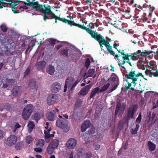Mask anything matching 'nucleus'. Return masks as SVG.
I'll use <instances>...</instances> for the list:
<instances>
[{
	"label": "nucleus",
	"instance_id": "nucleus-1",
	"mask_svg": "<svg viewBox=\"0 0 158 158\" xmlns=\"http://www.w3.org/2000/svg\"><path fill=\"white\" fill-rule=\"evenodd\" d=\"M31 6L33 10L42 13L44 19L45 21L48 19H55V23H57V20H58L65 23L67 24L71 27L74 26L80 28L82 25L79 23H76L74 21L72 20L73 18V16H71L70 15L67 16L68 18L69 17L70 20L64 18H60L59 16L58 17L56 16L55 14L52 11L50 6H46L45 5H43L40 4L37 1H33Z\"/></svg>",
	"mask_w": 158,
	"mask_h": 158
},
{
	"label": "nucleus",
	"instance_id": "nucleus-2",
	"mask_svg": "<svg viewBox=\"0 0 158 158\" xmlns=\"http://www.w3.org/2000/svg\"><path fill=\"white\" fill-rule=\"evenodd\" d=\"M81 29L85 30L92 37L97 41L99 44L101 51L102 50L103 45H104L106 48L108 52L110 55L113 56L115 59H117L118 61L120 60L118 57L120 56L119 54H115V52L112 50V47L110 45L109 42L106 40L104 37L95 31L92 30L89 28H88L85 26L83 24Z\"/></svg>",
	"mask_w": 158,
	"mask_h": 158
},
{
	"label": "nucleus",
	"instance_id": "nucleus-3",
	"mask_svg": "<svg viewBox=\"0 0 158 158\" xmlns=\"http://www.w3.org/2000/svg\"><path fill=\"white\" fill-rule=\"evenodd\" d=\"M143 77L142 73L139 72L136 73L135 70H131L129 72L128 74H126L125 75V81L127 83V85L126 84L125 85V87H122L121 88L122 91L127 92L129 89L131 90H135L134 88L136 85L138 77Z\"/></svg>",
	"mask_w": 158,
	"mask_h": 158
},
{
	"label": "nucleus",
	"instance_id": "nucleus-4",
	"mask_svg": "<svg viewBox=\"0 0 158 158\" xmlns=\"http://www.w3.org/2000/svg\"><path fill=\"white\" fill-rule=\"evenodd\" d=\"M75 78L73 77L70 76L68 77L66 79L65 83L64 85V92H66L67 91V87H71L70 90H73L75 87L80 82V80L79 79H77L75 82Z\"/></svg>",
	"mask_w": 158,
	"mask_h": 158
},
{
	"label": "nucleus",
	"instance_id": "nucleus-5",
	"mask_svg": "<svg viewBox=\"0 0 158 158\" xmlns=\"http://www.w3.org/2000/svg\"><path fill=\"white\" fill-rule=\"evenodd\" d=\"M3 39H1L0 40L2 44H4L7 49L4 51V53L6 55L8 56L10 54V51L8 49V47L9 48L14 47L15 46V44L12 41H11L9 39H7L6 36H3Z\"/></svg>",
	"mask_w": 158,
	"mask_h": 158
},
{
	"label": "nucleus",
	"instance_id": "nucleus-6",
	"mask_svg": "<svg viewBox=\"0 0 158 158\" xmlns=\"http://www.w3.org/2000/svg\"><path fill=\"white\" fill-rule=\"evenodd\" d=\"M34 110V107L31 104H28L24 107L22 112V117L25 120H27L30 117Z\"/></svg>",
	"mask_w": 158,
	"mask_h": 158
},
{
	"label": "nucleus",
	"instance_id": "nucleus-7",
	"mask_svg": "<svg viewBox=\"0 0 158 158\" xmlns=\"http://www.w3.org/2000/svg\"><path fill=\"white\" fill-rule=\"evenodd\" d=\"M56 126L63 130L65 132H68L69 130V127L67 123L66 120H57L56 123Z\"/></svg>",
	"mask_w": 158,
	"mask_h": 158
},
{
	"label": "nucleus",
	"instance_id": "nucleus-8",
	"mask_svg": "<svg viewBox=\"0 0 158 158\" xmlns=\"http://www.w3.org/2000/svg\"><path fill=\"white\" fill-rule=\"evenodd\" d=\"M17 141V137L14 135H11L6 139L5 143L7 146L11 147L14 145Z\"/></svg>",
	"mask_w": 158,
	"mask_h": 158
},
{
	"label": "nucleus",
	"instance_id": "nucleus-9",
	"mask_svg": "<svg viewBox=\"0 0 158 158\" xmlns=\"http://www.w3.org/2000/svg\"><path fill=\"white\" fill-rule=\"evenodd\" d=\"M137 106L136 105H134L129 107L127 110V119L133 118L135 113L137 111Z\"/></svg>",
	"mask_w": 158,
	"mask_h": 158
},
{
	"label": "nucleus",
	"instance_id": "nucleus-10",
	"mask_svg": "<svg viewBox=\"0 0 158 158\" xmlns=\"http://www.w3.org/2000/svg\"><path fill=\"white\" fill-rule=\"evenodd\" d=\"M22 87L19 86H15L12 89L11 93L15 97L20 96L22 93Z\"/></svg>",
	"mask_w": 158,
	"mask_h": 158
},
{
	"label": "nucleus",
	"instance_id": "nucleus-11",
	"mask_svg": "<svg viewBox=\"0 0 158 158\" xmlns=\"http://www.w3.org/2000/svg\"><path fill=\"white\" fill-rule=\"evenodd\" d=\"M58 99L57 95L55 94H50L48 96L47 102L48 105H51L54 104Z\"/></svg>",
	"mask_w": 158,
	"mask_h": 158
},
{
	"label": "nucleus",
	"instance_id": "nucleus-12",
	"mask_svg": "<svg viewBox=\"0 0 158 158\" xmlns=\"http://www.w3.org/2000/svg\"><path fill=\"white\" fill-rule=\"evenodd\" d=\"M154 47L153 46H152L151 47V50H144V52H143L142 54L143 55H145L146 56L149 57L150 58H152L153 56V54L152 53H153L154 56L156 54H157L158 53H157V52H155L153 50Z\"/></svg>",
	"mask_w": 158,
	"mask_h": 158
},
{
	"label": "nucleus",
	"instance_id": "nucleus-13",
	"mask_svg": "<svg viewBox=\"0 0 158 158\" xmlns=\"http://www.w3.org/2000/svg\"><path fill=\"white\" fill-rule=\"evenodd\" d=\"M77 143V140L73 138H70L67 141L66 145L69 149H73Z\"/></svg>",
	"mask_w": 158,
	"mask_h": 158
},
{
	"label": "nucleus",
	"instance_id": "nucleus-14",
	"mask_svg": "<svg viewBox=\"0 0 158 158\" xmlns=\"http://www.w3.org/2000/svg\"><path fill=\"white\" fill-rule=\"evenodd\" d=\"M61 88V85L58 82L54 83L52 85L51 91L52 92L56 93L58 92Z\"/></svg>",
	"mask_w": 158,
	"mask_h": 158
},
{
	"label": "nucleus",
	"instance_id": "nucleus-15",
	"mask_svg": "<svg viewBox=\"0 0 158 158\" xmlns=\"http://www.w3.org/2000/svg\"><path fill=\"white\" fill-rule=\"evenodd\" d=\"M56 116V112L55 110L48 112L47 114V118L50 121H53L55 120V117Z\"/></svg>",
	"mask_w": 158,
	"mask_h": 158
},
{
	"label": "nucleus",
	"instance_id": "nucleus-16",
	"mask_svg": "<svg viewBox=\"0 0 158 158\" xmlns=\"http://www.w3.org/2000/svg\"><path fill=\"white\" fill-rule=\"evenodd\" d=\"M36 84L35 80L34 79H31L29 81L28 87L30 89H35V91H36L37 89L36 88Z\"/></svg>",
	"mask_w": 158,
	"mask_h": 158
},
{
	"label": "nucleus",
	"instance_id": "nucleus-17",
	"mask_svg": "<svg viewBox=\"0 0 158 158\" xmlns=\"http://www.w3.org/2000/svg\"><path fill=\"white\" fill-rule=\"evenodd\" d=\"M91 87V85L89 84L82 88L80 91V94L83 96L86 95Z\"/></svg>",
	"mask_w": 158,
	"mask_h": 158
},
{
	"label": "nucleus",
	"instance_id": "nucleus-18",
	"mask_svg": "<svg viewBox=\"0 0 158 158\" xmlns=\"http://www.w3.org/2000/svg\"><path fill=\"white\" fill-rule=\"evenodd\" d=\"M90 125V122L89 121H85L81 126V131H85L87 128Z\"/></svg>",
	"mask_w": 158,
	"mask_h": 158
},
{
	"label": "nucleus",
	"instance_id": "nucleus-19",
	"mask_svg": "<svg viewBox=\"0 0 158 158\" xmlns=\"http://www.w3.org/2000/svg\"><path fill=\"white\" fill-rule=\"evenodd\" d=\"M135 16H134V17L136 19L138 18V20H140V18L144 13L143 12V11L137 9H136L135 10Z\"/></svg>",
	"mask_w": 158,
	"mask_h": 158
},
{
	"label": "nucleus",
	"instance_id": "nucleus-20",
	"mask_svg": "<svg viewBox=\"0 0 158 158\" xmlns=\"http://www.w3.org/2000/svg\"><path fill=\"white\" fill-rule=\"evenodd\" d=\"M110 81L112 83L116 82L115 83H119L118 76L115 73H113L110 77Z\"/></svg>",
	"mask_w": 158,
	"mask_h": 158
},
{
	"label": "nucleus",
	"instance_id": "nucleus-21",
	"mask_svg": "<svg viewBox=\"0 0 158 158\" xmlns=\"http://www.w3.org/2000/svg\"><path fill=\"white\" fill-rule=\"evenodd\" d=\"M24 144L23 141L17 142L15 145L16 150H21L24 148Z\"/></svg>",
	"mask_w": 158,
	"mask_h": 158
},
{
	"label": "nucleus",
	"instance_id": "nucleus-22",
	"mask_svg": "<svg viewBox=\"0 0 158 158\" xmlns=\"http://www.w3.org/2000/svg\"><path fill=\"white\" fill-rule=\"evenodd\" d=\"M100 92V89L98 87H97L94 88L91 92L90 98H93L96 94H98Z\"/></svg>",
	"mask_w": 158,
	"mask_h": 158
},
{
	"label": "nucleus",
	"instance_id": "nucleus-23",
	"mask_svg": "<svg viewBox=\"0 0 158 158\" xmlns=\"http://www.w3.org/2000/svg\"><path fill=\"white\" fill-rule=\"evenodd\" d=\"M148 147L149 150L151 151H154L156 149V145L151 141L148 142Z\"/></svg>",
	"mask_w": 158,
	"mask_h": 158
},
{
	"label": "nucleus",
	"instance_id": "nucleus-24",
	"mask_svg": "<svg viewBox=\"0 0 158 158\" xmlns=\"http://www.w3.org/2000/svg\"><path fill=\"white\" fill-rule=\"evenodd\" d=\"M144 52V50L143 52H141L140 50H138L136 52H135L133 53V55L134 56V59H136L138 58L139 56L140 55L142 56H145V55H143L142 53Z\"/></svg>",
	"mask_w": 158,
	"mask_h": 158
},
{
	"label": "nucleus",
	"instance_id": "nucleus-25",
	"mask_svg": "<svg viewBox=\"0 0 158 158\" xmlns=\"http://www.w3.org/2000/svg\"><path fill=\"white\" fill-rule=\"evenodd\" d=\"M46 64V62L44 61L38 62L37 63V67L38 69H44Z\"/></svg>",
	"mask_w": 158,
	"mask_h": 158
},
{
	"label": "nucleus",
	"instance_id": "nucleus-26",
	"mask_svg": "<svg viewBox=\"0 0 158 158\" xmlns=\"http://www.w3.org/2000/svg\"><path fill=\"white\" fill-rule=\"evenodd\" d=\"M46 71L50 74L53 75L55 71L54 67L52 65L50 64L47 68Z\"/></svg>",
	"mask_w": 158,
	"mask_h": 158
},
{
	"label": "nucleus",
	"instance_id": "nucleus-27",
	"mask_svg": "<svg viewBox=\"0 0 158 158\" xmlns=\"http://www.w3.org/2000/svg\"><path fill=\"white\" fill-rule=\"evenodd\" d=\"M85 154V150L84 148H79L77 150V155L79 157L83 156Z\"/></svg>",
	"mask_w": 158,
	"mask_h": 158
},
{
	"label": "nucleus",
	"instance_id": "nucleus-28",
	"mask_svg": "<svg viewBox=\"0 0 158 158\" xmlns=\"http://www.w3.org/2000/svg\"><path fill=\"white\" fill-rule=\"evenodd\" d=\"M42 116L43 115L41 114L40 112L38 111L36 112L34 114V119L36 122H38V121L40 120Z\"/></svg>",
	"mask_w": 158,
	"mask_h": 158
},
{
	"label": "nucleus",
	"instance_id": "nucleus-29",
	"mask_svg": "<svg viewBox=\"0 0 158 158\" xmlns=\"http://www.w3.org/2000/svg\"><path fill=\"white\" fill-rule=\"evenodd\" d=\"M44 133L45 134V138L46 141L47 143H48L49 142V139L51 137H54V134H49V133H48L45 130L44 131Z\"/></svg>",
	"mask_w": 158,
	"mask_h": 158
},
{
	"label": "nucleus",
	"instance_id": "nucleus-30",
	"mask_svg": "<svg viewBox=\"0 0 158 158\" xmlns=\"http://www.w3.org/2000/svg\"><path fill=\"white\" fill-rule=\"evenodd\" d=\"M121 106V104L120 103H118L117 104L115 112L114 115L115 116L117 115L120 110V112L122 111L123 112V110L122 111V110H120Z\"/></svg>",
	"mask_w": 158,
	"mask_h": 158
},
{
	"label": "nucleus",
	"instance_id": "nucleus-31",
	"mask_svg": "<svg viewBox=\"0 0 158 158\" xmlns=\"http://www.w3.org/2000/svg\"><path fill=\"white\" fill-rule=\"evenodd\" d=\"M69 49H64L60 52V54L61 56H63L64 57H68V56Z\"/></svg>",
	"mask_w": 158,
	"mask_h": 158
},
{
	"label": "nucleus",
	"instance_id": "nucleus-32",
	"mask_svg": "<svg viewBox=\"0 0 158 158\" xmlns=\"http://www.w3.org/2000/svg\"><path fill=\"white\" fill-rule=\"evenodd\" d=\"M49 144H51V146L55 148L58 147L59 144V141L57 139H55L53 140L52 142Z\"/></svg>",
	"mask_w": 158,
	"mask_h": 158
},
{
	"label": "nucleus",
	"instance_id": "nucleus-33",
	"mask_svg": "<svg viewBox=\"0 0 158 158\" xmlns=\"http://www.w3.org/2000/svg\"><path fill=\"white\" fill-rule=\"evenodd\" d=\"M110 86V83H107L102 87L101 89H100V92H102L106 91L109 88Z\"/></svg>",
	"mask_w": 158,
	"mask_h": 158
},
{
	"label": "nucleus",
	"instance_id": "nucleus-34",
	"mask_svg": "<svg viewBox=\"0 0 158 158\" xmlns=\"http://www.w3.org/2000/svg\"><path fill=\"white\" fill-rule=\"evenodd\" d=\"M150 73H151V75L154 77H158V69H152L151 70V71L150 72Z\"/></svg>",
	"mask_w": 158,
	"mask_h": 158
},
{
	"label": "nucleus",
	"instance_id": "nucleus-35",
	"mask_svg": "<svg viewBox=\"0 0 158 158\" xmlns=\"http://www.w3.org/2000/svg\"><path fill=\"white\" fill-rule=\"evenodd\" d=\"M54 149H55V148L51 146V144H49L47 148L48 153L50 154H52Z\"/></svg>",
	"mask_w": 158,
	"mask_h": 158
},
{
	"label": "nucleus",
	"instance_id": "nucleus-36",
	"mask_svg": "<svg viewBox=\"0 0 158 158\" xmlns=\"http://www.w3.org/2000/svg\"><path fill=\"white\" fill-rule=\"evenodd\" d=\"M139 125L136 124L135 128V129H132L131 131V134L132 135H135L137 133V131L139 130Z\"/></svg>",
	"mask_w": 158,
	"mask_h": 158
},
{
	"label": "nucleus",
	"instance_id": "nucleus-37",
	"mask_svg": "<svg viewBox=\"0 0 158 158\" xmlns=\"http://www.w3.org/2000/svg\"><path fill=\"white\" fill-rule=\"evenodd\" d=\"M47 40L50 42V44L52 46H54L55 45L56 41V39L53 38H48Z\"/></svg>",
	"mask_w": 158,
	"mask_h": 158
},
{
	"label": "nucleus",
	"instance_id": "nucleus-38",
	"mask_svg": "<svg viewBox=\"0 0 158 158\" xmlns=\"http://www.w3.org/2000/svg\"><path fill=\"white\" fill-rule=\"evenodd\" d=\"M27 126L29 130L32 131V129L34 127L35 124L32 121H29Z\"/></svg>",
	"mask_w": 158,
	"mask_h": 158
},
{
	"label": "nucleus",
	"instance_id": "nucleus-39",
	"mask_svg": "<svg viewBox=\"0 0 158 158\" xmlns=\"http://www.w3.org/2000/svg\"><path fill=\"white\" fill-rule=\"evenodd\" d=\"M6 82L7 83L8 85H11L14 84L15 81L13 79H9L8 78H7L6 79Z\"/></svg>",
	"mask_w": 158,
	"mask_h": 158
},
{
	"label": "nucleus",
	"instance_id": "nucleus-40",
	"mask_svg": "<svg viewBox=\"0 0 158 158\" xmlns=\"http://www.w3.org/2000/svg\"><path fill=\"white\" fill-rule=\"evenodd\" d=\"M142 119V115H141V113L140 112L139 114L138 117L136 118V119L135 121V123L136 124H139L140 123Z\"/></svg>",
	"mask_w": 158,
	"mask_h": 158
},
{
	"label": "nucleus",
	"instance_id": "nucleus-41",
	"mask_svg": "<svg viewBox=\"0 0 158 158\" xmlns=\"http://www.w3.org/2000/svg\"><path fill=\"white\" fill-rule=\"evenodd\" d=\"M114 26L119 29H121L122 28V24L120 22H116L113 24Z\"/></svg>",
	"mask_w": 158,
	"mask_h": 158
},
{
	"label": "nucleus",
	"instance_id": "nucleus-42",
	"mask_svg": "<svg viewBox=\"0 0 158 158\" xmlns=\"http://www.w3.org/2000/svg\"><path fill=\"white\" fill-rule=\"evenodd\" d=\"M126 62V60H125V59H123V60L122 61V63H121L120 60L119 61H118V65L119 67H122L123 69H125L126 68L125 67L123 66V65Z\"/></svg>",
	"mask_w": 158,
	"mask_h": 158
},
{
	"label": "nucleus",
	"instance_id": "nucleus-43",
	"mask_svg": "<svg viewBox=\"0 0 158 158\" xmlns=\"http://www.w3.org/2000/svg\"><path fill=\"white\" fill-rule=\"evenodd\" d=\"M82 103V102L80 99H78L76 101L75 103V106L77 107H79L81 106Z\"/></svg>",
	"mask_w": 158,
	"mask_h": 158
},
{
	"label": "nucleus",
	"instance_id": "nucleus-44",
	"mask_svg": "<svg viewBox=\"0 0 158 158\" xmlns=\"http://www.w3.org/2000/svg\"><path fill=\"white\" fill-rule=\"evenodd\" d=\"M151 111L149 112L148 117L150 118V119H151L152 121L155 118L156 114L155 113L153 112L152 114L151 117Z\"/></svg>",
	"mask_w": 158,
	"mask_h": 158
},
{
	"label": "nucleus",
	"instance_id": "nucleus-45",
	"mask_svg": "<svg viewBox=\"0 0 158 158\" xmlns=\"http://www.w3.org/2000/svg\"><path fill=\"white\" fill-rule=\"evenodd\" d=\"M1 30L3 32H6L7 31L8 28L5 24H2L0 26Z\"/></svg>",
	"mask_w": 158,
	"mask_h": 158
},
{
	"label": "nucleus",
	"instance_id": "nucleus-46",
	"mask_svg": "<svg viewBox=\"0 0 158 158\" xmlns=\"http://www.w3.org/2000/svg\"><path fill=\"white\" fill-rule=\"evenodd\" d=\"M37 144L40 146L43 147L45 144L44 141L42 139H40L37 141Z\"/></svg>",
	"mask_w": 158,
	"mask_h": 158
},
{
	"label": "nucleus",
	"instance_id": "nucleus-47",
	"mask_svg": "<svg viewBox=\"0 0 158 158\" xmlns=\"http://www.w3.org/2000/svg\"><path fill=\"white\" fill-rule=\"evenodd\" d=\"M148 65L152 68V69H153L154 67L156 66L154 62L152 61H151L149 63H148Z\"/></svg>",
	"mask_w": 158,
	"mask_h": 158
},
{
	"label": "nucleus",
	"instance_id": "nucleus-48",
	"mask_svg": "<svg viewBox=\"0 0 158 158\" xmlns=\"http://www.w3.org/2000/svg\"><path fill=\"white\" fill-rule=\"evenodd\" d=\"M32 138L30 136H27L26 139V142L28 144H30L32 141Z\"/></svg>",
	"mask_w": 158,
	"mask_h": 158
},
{
	"label": "nucleus",
	"instance_id": "nucleus-49",
	"mask_svg": "<svg viewBox=\"0 0 158 158\" xmlns=\"http://www.w3.org/2000/svg\"><path fill=\"white\" fill-rule=\"evenodd\" d=\"M28 2H24V4L25 5L31 6L33 1H35V0H26Z\"/></svg>",
	"mask_w": 158,
	"mask_h": 158
},
{
	"label": "nucleus",
	"instance_id": "nucleus-50",
	"mask_svg": "<svg viewBox=\"0 0 158 158\" xmlns=\"http://www.w3.org/2000/svg\"><path fill=\"white\" fill-rule=\"evenodd\" d=\"M90 64V59L89 58H87L85 62V66L86 69L88 68Z\"/></svg>",
	"mask_w": 158,
	"mask_h": 158
},
{
	"label": "nucleus",
	"instance_id": "nucleus-51",
	"mask_svg": "<svg viewBox=\"0 0 158 158\" xmlns=\"http://www.w3.org/2000/svg\"><path fill=\"white\" fill-rule=\"evenodd\" d=\"M94 69H90L89 70L88 73L90 76H92L94 74Z\"/></svg>",
	"mask_w": 158,
	"mask_h": 158
},
{
	"label": "nucleus",
	"instance_id": "nucleus-52",
	"mask_svg": "<svg viewBox=\"0 0 158 158\" xmlns=\"http://www.w3.org/2000/svg\"><path fill=\"white\" fill-rule=\"evenodd\" d=\"M4 107L5 109H6L7 110H9L11 108L10 105V104L8 103H6L4 105Z\"/></svg>",
	"mask_w": 158,
	"mask_h": 158
},
{
	"label": "nucleus",
	"instance_id": "nucleus-53",
	"mask_svg": "<svg viewBox=\"0 0 158 158\" xmlns=\"http://www.w3.org/2000/svg\"><path fill=\"white\" fill-rule=\"evenodd\" d=\"M116 84V85L110 89V92H112L114 90H115L119 85V83H118Z\"/></svg>",
	"mask_w": 158,
	"mask_h": 158
},
{
	"label": "nucleus",
	"instance_id": "nucleus-54",
	"mask_svg": "<svg viewBox=\"0 0 158 158\" xmlns=\"http://www.w3.org/2000/svg\"><path fill=\"white\" fill-rule=\"evenodd\" d=\"M148 19V18L145 16L144 14L143 15V16L140 18V20H142L143 22H146Z\"/></svg>",
	"mask_w": 158,
	"mask_h": 158
},
{
	"label": "nucleus",
	"instance_id": "nucleus-55",
	"mask_svg": "<svg viewBox=\"0 0 158 158\" xmlns=\"http://www.w3.org/2000/svg\"><path fill=\"white\" fill-rule=\"evenodd\" d=\"M92 156V155L91 152H87L85 154V158H91Z\"/></svg>",
	"mask_w": 158,
	"mask_h": 158
},
{
	"label": "nucleus",
	"instance_id": "nucleus-56",
	"mask_svg": "<svg viewBox=\"0 0 158 158\" xmlns=\"http://www.w3.org/2000/svg\"><path fill=\"white\" fill-rule=\"evenodd\" d=\"M122 58L123 59H125V60H129V54L128 53H126L124 54V55H123Z\"/></svg>",
	"mask_w": 158,
	"mask_h": 158
},
{
	"label": "nucleus",
	"instance_id": "nucleus-57",
	"mask_svg": "<svg viewBox=\"0 0 158 158\" xmlns=\"http://www.w3.org/2000/svg\"><path fill=\"white\" fill-rule=\"evenodd\" d=\"M7 3V2H3V0H0V8H2L3 7H5L3 4Z\"/></svg>",
	"mask_w": 158,
	"mask_h": 158
},
{
	"label": "nucleus",
	"instance_id": "nucleus-58",
	"mask_svg": "<svg viewBox=\"0 0 158 158\" xmlns=\"http://www.w3.org/2000/svg\"><path fill=\"white\" fill-rule=\"evenodd\" d=\"M94 149L96 150H98L100 146L97 143H94Z\"/></svg>",
	"mask_w": 158,
	"mask_h": 158
},
{
	"label": "nucleus",
	"instance_id": "nucleus-59",
	"mask_svg": "<svg viewBox=\"0 0 158 158\" xmlns=\"http://www.w3.org/2000/svg\"><path fill=\"white\" fill-rule=\"evenodd\" d=\"M158 100H157L156 103L154 102L152 105V109L153 110H154L155 108H157L158 107Z\"/></svg>",
	"mask_w": 158,
	"mask_h": 158
},
{
	"label": "nucleus",
	"instance_id": "nucleus-60",
	"mask_svg": "<svg viewBox=\"0 0 158 158\" xmlns=\"http://www.w3.org/2000/svg\"><path fill=\"white\" fill-rule=\"evenodd\" d=\"M34 150L37 152H41L42 151V149L40 148H34Z\"/></svg>",
	"mask_w": 158,
	"mask_h": 158
},
{
	"label": "nucleus",
	"instance_id": "nucleus-61",
	"mask_svg": "<svg viewBox=\"0 0 158 158\" xmlns=\"http://www.w3.org/2000/svg\"><path fill=\"white\" fill-rule=\"evenodd\" d=\"M127 142H126L122 146L121 148L122 150H125L127 149Z\"/></svg>",
	"mask_w": 158,
	"mask_h": 158
},
{
	"label": "nucleus",
	"instance_id": "nucleus-62",
	"mask_svg": "<svg viewBox=\"0 0 158 158\" xmlns=\"http://www.w3.org/2000/svg\"><path fill=\"white\" fill-rule=\"evenodd\" d=\"M30 72V69L29 68H27L26 69V71L24 73V76H26Z\"/></svg>",
	"mask_w": 158,
	"mask_h": 158
},
{
	"label": "nucleus",
	"instance_id": "nucleus-63",
	"mask_svg": "<svg viewBox=\"0 0 158 158\" xmlns=\"http://www.w3.org/2000/svg\"><path fill=\"white\" fill-rule=\"evenodd\" d=\"M88 134H94V130L93 129H91L88 131Z\"/></svg>",
	"mask_w": 158,
	"mask_h": 158
},
{
	"label": "nucleus",
	"instance_id": "nucleus-64",
	"mask_svg": "<svg viewBox=\"0 0 158 158\" xmlns=\"http://www.w3.org/2000/svg\"><path fill=\"white\" fill-rule=\"evenodd\" d=\"M21 127V126L18 123H17L15 124V130L17 128H19Z\"/></svg>",
	"mask_w": 158,
	"mask_h": 158
}]
</instances>
